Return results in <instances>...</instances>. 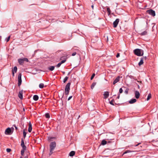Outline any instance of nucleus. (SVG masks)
Wrapping results in <instances>:
<instances>
[{"label":"nucleus","instance_id":"obj_23","mask_svg":"<svg viewBox=\"0 0 158 158\" xmlns=\"http://www.w3.org/2000/svg\"><path fill=\"white\" fill-rule=\"evenodd\" d=\"M151 97H152L151 94V93L149 94L148 96V97H147V100L148 101V100H149L151 98Z\"/></svg>","mask_w":158,"mask_h":158},{"label":"nucleus","instance_id":"obj_15","mask_svg":"<svg viewBox=\"0 0 158 158\" xmlns=\"http://www.w3.org/2000/svg\"><path fill=\"white\" fill-rule=\"evenodd\" d=\"M136 99L135 98H133L131 99L129 101V102L130 104H133L136 102Z\"/></svg>","mask_w":158,"mask_h":158},{"label":"nucleus","instance_id":"obj_42","mask_svg":"<svg viewBox=\"0 0 158 158\" xmlns=\"http://www.w3.org/2000/svg\"><path fill=\"white\" fill-rule=\"evenodd\" d=\"M72 96H70L68 98V100L69 101V100L71 98H72Z\"/></svg>","mask_w":158,"mask_h":158},{"label":"nucleus","instance_id":"obj_9","mask_svg":"<svg viewBox=\"0 0 158 158\" xmlns=\"http://www.w3.org/2000/svg\"><path fill=\"white\" fill-rule=\"evenodd\" d=\"M135 96L136 98L138 99L139 98L140 96V94L138 91H135Z\"/></svg>","mask_w":158,"mask_h":158},{"label":"nucleus","instance_id":"obj_12","mask_svg":"<svg viewBox=\"0 0 158 158\" xmlns=\"http://www.w3.org/2000/svg\"><path fill=\"white\" fill-rule=\"evenodd\" d=\"M23 92L22 91H20L19 92L18 96L19 98L21 99H22L23 98Z\"/></svg>","mask_w":158,"mask_h":158},{"label":"nucleus","instance_id":"obj_44","mask_svg":"<svg viewBox=\"0 0 158 158\" xmlns=\"http://www.w3.org/2000/svg\"><path fill=\"white\" fill-rule=\"evenodd\" d=\"M141 143H138V144H136V145H134V146L136 147V146H138V145H139V144H140Z\"/></svg>","mask_w":158,"mask_h":158},{"label":"nucleus","instance_id":"obj_8","mask_svg":"<svg viewBox=\"0 0 158 158\" xmlns=\"http://www.w3.org/2000/svg\"><path fill=\"white\" fill-rule=\"evenodd\" d=\"M21 146L23 148V149H26V147L25 146L24 142L23 139H21Z\"/></svg>","mask_w":158,"mask_h":158},{"label":"nucleus","instance_id":"obj_21","mask_svg":"<svg viewBox=\"0 0 158 158\" xmlns=\"http://www.w3.org/2000/svg\"><path fill=\"white\" fill-rule=\"evenodd\" d=\"M54 68H55V67L54 66H51L50 67H49L48 68V69L50 71H52L54 70Z\"/></svg>","mask_w":158,"mask_h":158},{"label":"nucleus","instance_id":"obj_10","mask_svg":"<svg viewBox=\"0 0 158 158\" xmlns=\"http://www.w3.org/2000/svg\"><path fill=\"white\" fill-rule=\"evenodd\" d=\"M109 95V92L108 91H106L104 92L103 95H104V98L106 99L107 98Z\"/></svg>","mask_w":158,"mask_h":158},{"label":"nucleus","instance_id":"obj_22","mask_svg":"<svg viewBox=\"0 0 158 158\" xmlns=\"http://www.w3.org/2000/svg\"><path fill=\"white\" fill-rule=\"evenodd\" d=\"M147 32L146 31H144L140 33V35H147Z\"/></svg>","mask_w":158,"mask_h":158},{"label":"nucleus","instance_id":"obj_2","mask_svg":"<svg viewBox=\"0 0 158 158\" xmlns=\"http://www.w3.org/2000/svg\"><path fill=\"white\" fill-rule=\"evenodd\" d=\"M134 53L138 56H141L143 55V51L141 49H136L134 50Z\"/></svg>","mask_w":158,"mask_h":158},{"label":"nucleus","instance_id":"obj_5","mask_svg":"<svg viewBox=\"0 0 158 158\" xmlns=\"http://www.w3.org/2000/svg\"><path fill=\"white\" fill-rule=\"evenodd\" d=\"M147 12L152 16H154L155 15V11L152 9L147 10Z\"/></svg>","mask_w":158,"mask_h":158},{"label":"nucleus","instance_id":"obj_17","mask_svg":"<svg viewBox=\"0 0 158 158\" xmlns=\"http://www.w3.org/2000/svg\"><path fill=\"white\" fill-rule=\"evenodd\" d=\"M39 99V97L37 95H35L33 96V99L35 101H37Z\"/></svg>","mask_w":158,"mask_h":158},{"label":"nucleus","instance_id":"obj_20","mask_svg":"<svg viewBox=\"0 0 158 158\" xmlns=\"http://www.w3.org/2000/svg\"><path fill=\"white\" fill-rule=\"evenodd\" d=\"M107 143V142L105 139L103 140L101 142V144L104 145L106 144Z\"/></svg>","mask_w":158,"mask_h":158},{"label":"nucleus","instance_id":"obj_31","mask_svg":"<svg viewBox=\"0 0 158 158\" xmlns=\"http://www.w3.org/2000/svg\"><path fill=\"white\" fill-rule=\"evenodd\" d=\"M45 117L47 118H49L50 117L49 114L48 113H46L45 114Z\"/></svg>","mask_w":158,"mask_h":158},{"label":"nucleus","instance_id":"obj_51","mask_svg":"<svg viewBox=\"0 0 158 158\" xmlns=\"http://www.w3.org/2000/svg\"><path fill=\"white\" fill-rule=\"evenodd\" d=\"M92 42L93 43H94V41H93V40H92Z\"/></svg>","mask_w":158,"mask_h":158},{"label":"nucleus","instance_id":"obj_18","mask_svg":"<svg viewBox=\"0 0 158 158\" xmlns=\"http://www.w3.org/2000/svg\"><path fill=\"white\" fill-rule=\"evenodd\" d=\"M75 154V152L74 151H71L69 154V156H73Z\"/></svg>","mask_w":158,"mask_h":158},{"label":"nucleus","instance_id":"obj_48","mask_svg":"<svg viewBox=\"0 0 158 158\" xmlns=\"http://www.w3.org/2000/svg\"><path fill=\"white\" fill-rule=\"evenodd\" d=\"M119 97H120V96H119V94L118 95V97H117V98L118 99H119Z\"/></svg>","mask_w":158,"mask_h":158},{"label":"nucleus","instance_id":"obj_29","mask_svg":"<svg viewBox=\"0 0 158 158\" xmlns=\"http://www.w3.org/2000/svg\"><path fill=\"white\" fill-rule=\"evenodd\" d=\"M131 152V151H130V150H127V151H126V152H124L123 154V155H124V154H126L127 153H129V152Z\"/></svg>","mask_w":158,"mask_h":158},{"label":"nucleus","instance_id":"obj_45","mask_svg":"<svg viewBox=\"0 0 158 158\" xmlns=\"http://www.w3.org/2000/svg\"><path fill=\"white\" fill-rule=\"evenodd\" d=\"M137 81L138 82H140V85L141 84V83H142V81Z\"/></svg>","mask_w":158,"mask_h":158},{"label":"nucleus","instance_id":"obj_53","mask_svg":"<svg viewBox=\"0 0 158 158\" xmlns=\"http://www.w3.org/2000/svg\"><path fill=\"white\" fill-rule=\"evenodd\" d=\"M132 145H130V146H129V147H131V146H132Z\"/></svg>","mask_w":158,"mask_h":158},{"label":"nucleus","instance_id":"obj_14","mask_svg":"<svg viewBox=\"0 0 158 158\" xmlns=\"http://www.w3.org/2000/svg\"><path fill=\"white\" fill-rule=\"evenodd\" d=\"M32 125L31 123V122H29V128L28 129V131L30 132L32 131Z\"/></svg>","mask_w":158,"mask_h":158},{"label":"nucleus","instance_id":"obj_43","mask_svg":"<svg viewBox=\"0 0 158 158\" xmlns=\"http://www.w3.org/2000/svg\"><path fill=\"white\" fill-rule=\"evenodd\" d=\"M76 54V52H73V53H72V55L73 56H74Z\"/></svg>","mask_w":158,"mask_h":158},{"label":"nucleus","instance_id":"obj_41","mask_svg":"<svg viewBox=\"0 0 158 158\" xmlns=\"http://www.w3.org/2000/svg\"><path fill=\"white\" fill-rule=\"evenodd\" d=\"M128 92V89H127L125 90V92L126 93V94H127Z\"/></svg>","mask_w":158,"mask_h":158},{"label":"nucleus","instance_id":"obj_25","mask_svg":"<svg viewBox=\"0 0 158 158\" xmlns=\"http://www.w3.org/2000/svg\"><path fill=\"white\" fill-rule=\"evenodd\" d=\"M17 68L16 66L14 67L13 69V72L16 73L17 72Z\"/></svg>","mask_w":158,"mask_h":158},{"label":"nucleus","instance_id":"obj_50","mask_svg":"<svg viewBox=\"0 0 158 158\" xmlns=\"http://www.w3.org/2000/svg\"><path fill=\"white\" fill-rule=\"evenodd\" d=\"M13 76H14V72H13Z\"/></svg>","mask_w":158,"mask_h":158},{"label":"nucleus","instance_id":"obj_52","mask_svg":"<svg viewBox=\"0 0 158 158\" xmlns=\"http://www.w3.org/2000/svg\"><path fill=\"white\" fill-rule=\"evenodd\" d=\"M20 158H23V157L22 156H20Z\"/></svg>","mask_w":158,"mask_h":158},{"label":"nucleus","instance_id":"obj_34","mask_svg":"<svg viewBox=\"0 0 158 158\" xmlns=\"http://www.w3.org/2000/svg\"><path fill=\"white\" fill-rule=\"evenodd\" d=\"M114 101V100H111L110 102V103L112 105H114V104H113V101Z\"/></svg>","mask_w":158,"mask_h":158},{"label":"nucleus","instance_id":"obj_30","mask_svg":"<svg viewBox=\"0 0 158 158\" xmlns=\"http://www.w3.org/2000/svg\"><path fill=\"white\" fill-rule=\"evenodd\" d=\"M68 77H66L64 79L63 82L65 83L66 81L67 80Z\"/></svg>","mask_w":158,"mask_h":158},{"label":"nucleus","instance_id":"obj_49","mask_svg":"<svg viewBox=\"0 0 158 158\" xmlns=\"http://www.w3.org/2000/svg\"><path fill=\"white\" fill-rule=\"evenodd\" d=\"M15 128L16 129V130H17V127L15 126Z\"/></svg>","mask_w":158,"mask_h":158},{"label":"nucleus","instance_id":"obj_11","mask_svg":"<svg viewBox=\"0 0 158 158\" xmlns=\"http://www.w3.org/2000/svg\"><path fill=\"white\" fill-rule=\"evenodd\" d=\"M120 77L119 76H118L116 77V78L114 81L113 84L114 85L115 84L117 83L120 80Z\"/></svg>","mask_w":158,"mask_h":158},{"label":"nucleus","instance_id":"obj_35","mask_svg":"<svg viewBox=\"0 0 158 158\" xmlns=\"http://www.w3.org/2000/svg\"><path fill=\"white\" fill-rule=\"evenodd\" d=\"M10 36H9L7 37V38L6 40L7 42H8L10 40Z\"/></svg>","mask_w":158,"mask_h":158},{"label":"nucleus","instance_id":"obj_26","mask_svg":"<svg viewBox=\"0 0 158 158\" xmlns=\"http://www.w3.org/2000/svg\"><path fill=\"white\" fill-rule=\"evenodd\" d=\"M107 12H108V15H110V13H111V11H110V8H109L108 7L107 8Z\"/></svg>","mask_w":158,"mask_h":158},{"label":"nucleus","instance_id":"obj_32","mask_svg":"<svg viewBox=\"0 0 158 158\" xmlns=\"http://www.w3.org/2000/svg\"><path fill=\"white\" fill-rule=\"evenodd\" d=\"M26 134H27V133L25 131V130H23V137H24V138H25V137H26Z\"/></svg>","mask_w":158,"mask_h":158},{"label":"nucleus","instance_id":"obj_13","mask_svg":"<svg viewBox=\"0 0 158 158\" xmlns=\"http://www.w3.org/2000/svg\"><path fill=\"white\" fill-rule=\"evenodd\" d=\"M66 61V60H62L56 66L57 67H60L62 64L64 63Z\"/></svg>","mask_w":158,"mask_h":158},{"label":"nucleus","instance_id":"obj_38","mask_svg":"<svg viewBox=\"0 0 158 158\" xmlns=\"http://www.w3.org/2000/svg\"><path fill=\"white\" fill-rule=\"evenodd\" d=\"M11 150V149L10 148H7L6 149V151L8 152H10Z\"/></svg>","mask_w":158,"mask_h":158},{"label":"nucleus","instance_id":"obj_39","mask_svg":"<svg viewBox=\"0 0 158 158\" xmlns=\"http://www.w3.org/2000/svg\"><path fill=\"white\" fill-rule=\"evenodd\" d=\"M142 59H143V60H146L147 58V57L146 56H145V57H142L141 58Z\"/></svg>","mask_w":158,"mask_h":158},{"label":"nucleus","instance_id":"obj_27","mask_svg":"<svg viewBox=\"0 0 158 158\" xmlns=\"http://www.w3.org/2000/svg\"><path fill=\"white\" fill-rule=\"evenodd\" d=\"M39 87L40 88H43L44 87V84L43 83H40L39 85Z\"/></svg>","mask_w":158,"mask_h":158},{"label":"nucleus","instance_id":"obj_24","mask_svg":"<svg viewBox=\"0 0 158 158\" xmlns=\"http://www.w3.org/2000/svg\"><path fill=\"white\" fill-rule=\"evenodd\" d=\"M96 85V83H95V82L93 83L91 86V89H93Z\"/></svg>","mask_w":158,"mask_h":158},{"label":"nucleus","instance_id":"obj_3","mask_svg":"<svg viewBox=\"0 0 158 158\" xmlns=\"http://www.w3.org/2000/svg\"><path fill=\"white\" fill-rule=\"evenodd\" d=\"M70 84V83L69 82L65 86V93L66 95H68L69 94Z\"/></svg>","mask_w":158,"mask_h":158},{"label":"nucleus","instance_id":"obj_16","mask_svg":"<svg viewBox=\"0 0 158 158\" xmlns=\"http://www.w3.org/2000/svg\"><path fill=\"white\" fill-rule=\"evenodd\" d=\"M19 64L20 65H22L24 62V60L23 59H19L18 60Z\"/></svg>","mask_w":158,"mask_h":158},{"label":"nucleus","instance_id":"obj_7","mask_svg":"<svg viewBox=\"0 0 158 158\" xmlns=\"http://www.w3.org/2000/svg\"><path fill=\"white\" fill-rule=\"evenodd\" d=\"M11 132V130L10 128H7L5 131V134H10Z\"/></svg>","mask_w":158,"mask_h":158},{"label":"nucleus","instance_id":"obj_46","mask_svg":"<svg viewBox=\"0 0 158 158\" xmlns=\"http://www.w3.org/2000/svg\"><path fill=\"white\" fill-rule=\"evenodd\" d=\"M137 86H138V88L139 89H140V86H139V85H137Z\"/></svg>","mask_w":158,"mask_h":158},{"label":"nucleus","instance_id":"obj_19","mask_svg":"<svg viewBox=\"0 0 158 158\" xmlns=\"http://www.w3.org/2000/svg\"><path fill=\"white\" fill-rule=\"evenodd\" d=\"M143 59H142V58H141V59H140V61H139V62L138 63L139 65V66H140L142 64H143Z\"/></svg>","mask_w":158,"mask_h":158},{"label":"nucleus","instance_id":"obj_28","mask_svg":"<svg viewBox=\"0 0 158 158\" xmlns=\"http://www.w3.org/2000/svg\"><path fill=\"white\" fill-rule=\"evenodd\" d=\"M26 150V149H22L21 150V155L22 156L23 155L24 151H25V150Z\"/></svg>","mask_w":158,"mask_h":158},{"label":"nucleus","instance_id":"obj_33","mask_svg":"<svg viewBox=\"0 0 158 158\" xmlns=\"http://www.w3.org/2000/svg\"><path fill=\"white\" fill-rule=\"evenodd\" d=\"M95 74L94 73H93L92 75V76H91V77L90 78V79H91V80H92L93 79V78H94V77L95 76Z\"/></svg>","mask_w":158,"mask_h":158},{"label":"nucleus","instance_id":"obj_37","mask_svg":"<svg viewBox=\"0 0 158 158\" xmlns=\"http://www.w3.org/2000/svg\"><path fill=\"white\" fill-rule=\"evenodd\" d=\"M23 59L24 60V61H26L27 62L28 61V59L27 58H23Z\"/></svg>","mask_w":158,"mask_h":158},{"label":"nucleus","instance_id":"obj_36","mask_svg":"<svg viewBox=\"0 0 158 158\" xmlns=\"http://www.w3.org/2000/svg\"><path fill=\"white\" fill-rule=\"evenodd\" d=\"M123 90L122 88H120L119 90V92L120 94L122 93L123 92Z\"/></svg>","mask_w":158,"mask_h":158},{"label":"nucleus","instance_id":"obj_4","mask_svg":"<svg viewBox=\"0 0 158 158\" xmlns=\"http://www.w3.org/2000/svg\"><path fill=\"white\" fill-rule=\"evenodd\" d=\"M21 76L22 74L21 73L19 74L18 76V85L19 86H20L21 85L22 83Z\"/></svg>","mask_w":158,"mask_h":158},{"label":"nucleus","instance_id":"obj_47","mask_svg":"<svg viewBox=\"0 0 158 158\" xmlns=\"http://www.w3.org/2000/svg\"><path fill=\"white\" fill-rule=\"evenodd\" d=\"M94 6L93 5H92L91 6V7H92V8L93 9H94Z\"/></svg>","mask_w":158,"mask_h":158},{"label":"nucleus","instance_id":"obj_1","mask_svg":"<svg viewBox=\"0 0 158 158\" xmlns=\"http://www.w3.org/2000/svg\"><path fill=\"white\" fill-rule=\"evenodd\" d=\"M56 146V143L55 142H52L49 145L50 152L49 155H51L53 153V151L54 150Z\"/></svg>","mask_w":158,"mask_h":158},{"label":"nucleus","instance_id":"obj_6","mask_svg":"<svg viewBox=\"0 0 158 158\" xmlns=\"http://www.w3.org/2000/svg\"><path fill=\"white\" fill-rule=\"evenodd\" d=\"M119 19H117L115 20L113 24V27H116L118 24L119 22Z\"/></svg>","mask_w":158,"mask_h":158},{"label":"nucleus","instance_id":"obj_40","mask_svg":"<svg viewBox=\"0 0 158 158\" xmlns=\"http://www.w3.org/2000/svg\"><path fill=\"white\" fill-rule=\"evenodd\" d=\"M120 56V54L119 53H118L117 55H116V57L117 58H118Z\"/></svg>","mask_w":158,"mask_h":158}]
</instances>
